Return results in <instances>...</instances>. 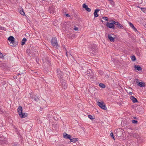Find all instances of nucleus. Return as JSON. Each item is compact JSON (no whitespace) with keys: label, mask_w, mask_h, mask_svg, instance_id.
I'll use <instances>...</instances> for the list:
<instances>
[{"label":"nucleus","mask_w":146,"mask_h":146,"mask_svg":"<svg viewBox=\"0 0 146 146\" xmlns=\"http://www.w3.org/2000/svg\"><path fill=\"white\" fill-rule=\"evenodd\" d=\"M134 68L136 69L137 70H138L140 71L142 70V69L140 66H139L138 65H135L134 66Z\"/></svg>","instance_id":"nucleus-18"},{"label":"nucleus","mask_w":146,"mask_h":146,"mask_svg":"<svg viewBox=\"0 0 146 146\" xmlns=\"http://www.w3.org/2000/svg\"><path fill=\"white\" fill-rule=\"evenodd\" d=\"M110 136L112 138L114 139H114V137L113 136V133L111 132L110 133Z\"/></svg>","instance_id":"nucleus-28"},{"label":"nucleus","mask_w":146,"mask_h":146,"mask_svg":"<svg viewBox=\"0 0 146 146\" xmlns=\"http://www.w3.org/2000/svg\"><path fill=\"white\" fill-rule=\"evenodd\" d=\"M31 97L36 101H38L39 100V97L38 95H35L34 96H31Z\"/></svg>","instance_id":"nucleus-7"},{"label":"nucleus","mask_w":146,"mask_h":146,"mask_svg":"<svg viewBox=\"0 0 146 146\" xmlns=\"http://www.w3.org/2000/svg\"><path fill=\"white\" fill-rule=\"evenodd\" d=\"M117 27L119 29H121L123 28V26L121 24L119 23L118 22H117L116 23Z\"/></svg>","instance_id":"nucleus-13"},{"label":"nucleus","mask_w":146,"mask_h":146,"mask_svg":"<svg viewBox=\"0 0 146 146\" xmlns=\"http://www.w3.org/2000/svg\"><path fill=\"white\" fill-rule=\"evenodd\" d=\"M102 22L103 23L104 22V21H102Z\"/></svg>","instance_id":"nucleus-42"},{"label":"nucleus","mask_w":146,"mask_h":146,"mask_svg":"<svg viewBox=\"0 0 146 146\" xmlns=\"http://www.w3.org/2000/svg\"><path fill=\"white\" fill-rule=\"evenodd\" d=\"M129 94H131V95L132 94H133L132 92H129Z\"/></svg>","instance_id":"nucleus-37"},{"label":"nucleus","mask_w":146,"mask_h":146,"mask_svg":"<svg viewBox=\"0 0 146 146\" xmlns=\"http://www.w3.org/2000/svg\"><path fill=\"white\" fill-rule=\"evenodd\" d=\"M1 110V107H0V110Z\"/></svg>","instance_id":"nucleus-44"},{"label":"nucleus","mask_w":146,"mask_h":146,"mask_svg":"<svg viewBox=\"0 0 146 146\" xmlns=\"http://www.w3.org/2000/svg\"><path fill=\"white\" fill-rule=\"evenodd\" d=\"M74 29L75 31H78V27H75L74 28Z\"/></svg>","instance_id":"nucleus-35"},{"label":"nucleus","mask_w":146,"mask_h":146,"mask_svg":"<svg viewBox=\"0 0 146 146\" xmlns=\"http://www.w3.org/2000/svg\"><path fill=\"white\" fill-rule=\"evenodd\" d=\"M20 13L21 14L23 15H25V14L23 10L20 11Z\"/></svg>","instance_id":"nucleus-27"},{"label":"nucleus","mask_w":146,"mask_h":146,"mask_svg":"<svg viewBox=\"0 0 146 146\" xmlns=\"http://www.w3.org/2000/svg\"><path fill=\"white\" fill-rule=\"evenodd\" d=\"M98 105L102 109L104 110H106L107 109V108L106 106L105 105L104 102H97Z\"/></svg>","instance_id":"nucleus-3"},{"label":"nucleus","mask_w":146,"mask_h":146,"mask_svg":"<svg viewBox=\"0 0 146 146\" xmlns=\"http://www.w3.org/2000/svg\"><path fill=\"white\" fill-rule=\"evenodd\" d=\"M102 19L105 20L106 21H108V18L107 17H103Z\"/></svg>","instance_id":"nucleus-29"},{"label":"nucleus","mask_w":146,"mask_h":146,"mask_svg":"<svg viewBox=\"0 0 146 146\" xmlns=\"http://www.w3.org/2000/svg\"><path fill=\"white\" fill-rule=\"evenodd\" d=\"M3 57V54L1 52H0V58H1Z\"/></svg>","instance_id":"nucleus-34"},{"label":"nucleus","mask_w":146,"mask_h":146,"mask_svg":"<svg viewBox=\"0 0 146 146\" xmlns=\"http://www.w3.org/2000/svg\"><path fill=\"white\" fill-rule=\"evenodd\" d=\"M131 60L133 61H135L136 60V57L134 55L131 56Z\"/></svg>","instance_id":"nucleus-22"},{"label":"nucleus","mask_w":146,"mask_h":146,"mask_svg":"<svg viewBox=\"0 0 146 146\" xmlns=\"http://www.w3.org/2000/svg\"><path fill=\"white\" fill-rule=\"evenodd\" d=\"M130 99L132 101L133 103H136L137 102V99L133 96H131L130 97Z\"/></svg>","instance_id":"nucleus-11"},{"label":"nucleus","mask_w":146,"mask_h":146,"mask_svg":"<svg viewBox=\"0 0 146 146\" xmlns=\"http://www.w3.org/2000/svg\"><path fill=\"white\" fill-rule=\"evenodd\" d=\"M49 11L51 14H54L55 12L54 9L52 7L49 8Z\"/></svg>","instance_id":"nucleus-14"},{"label":"nucleus","mask_w":146,"mask_h":146,"mask_svg":"<svg viewBox=\"0 0 146 146\" xmlns=\"http://www.w3.org/2000/svg\"><path fill=\"white\" fill-rule=\"evenodd\" d=\"M106 26L110 28L114 29V25L111 23L108 22L106 24Z\"/></svg>","instance_id":"nucleus-9"},{"label":"nucleus","mask_w":146,"mask_h":146,"mask_svg":"<svg viewBox=\"0 0 146 146\" xmlns=\"http://www.w3.org/2000/svg\"><path fill=\"white\" fill-rule=\"evenodd\" d=\"M129 26L135 31H137L136 29L134 27L133 25L131 22H129Z\"/></svg>","instance_id":"nucleus-17"},{"label":"nucleus","mask_w":146,"mask_h":146,"mask_svg":"<svg viewBox=\"0 0 146 146\" xmlns=\"http://www.w3.org/2000/svg\"><path fill=\"white\" fill-rule=\"evenodd\" d=\"M88 12H90L91 11V9L90 8H89L88 7L87 9H86V10Z\"/></svg>","instance_id":"nucleus-33"},{"label":"nucleus","mask_w":146,"mask_h":146,"mask_svg":"<svg viewBox=\"0 0 146 146\" xmlns=\"http://www.w3.org/2000/svg\"><path fill=\"white\" fill-rule=\"evenodd\" d=\"M63 137L66 139H69L71 138V136L66 133H64L63 134Z\"/></svg>","instance_id":"nucleus-10"},{"label":"nucleus","mask_w":146,"mask_h":146,"mask_svg":"<svg viewBox=\"0 0 146 146\" xmlns=\"http://www.w3.org/2000/svg\"><path fill=\"white\" fill-rule=\"evenodd\" d=\"M62 83V88L64 89H66L67 88V84L66 83V81L64 80H60Z\"/></svg>","instance_id":"nucleus-5"},{"label":"nucleus","mask_w":146,"mask_h":146,"mask_svg":"<svg viewBox=\"0 0 146 146\" xmlns=\"http://www.w3.org/2000/svg\"><path fill=\"white\" fill-rule=\"evenodd\" d=\"M117 23V22H116L114 21H112L111 23L113 24V25H114V24H115V25H116Z\"/></svg>","instance_id":"nucleus-31"},{"label":"nucleus","mask_w":146,"mask_h":146,"mask_svg":"<svg viewBox=\"0 0 146 146\" xmlns=\"http://www.w3.org/2000/svg\"><path fill=\"white\" fill-rule=\"evenodd\" d=\"M88 117L91 119H94V117L91 115H88Z\"/></svg>","instance_id":"nucleus-26"},{"label":"nucleus","mask_w":146,"mask_h":146,"mask_svg":"<svg viewBox=\"0 0 146 146\" xmlns=\"http://www.w3.org/2000/svg\"><path fill=\"white\" fill-rule=\"evenodd\" d=\"M113 35L112 34H109L108 35V38L111 42L114 41V38L113 37Z\"/></svg>","instance_id":"nucleus-8"},{"label":"nucleus","mask_w":146,"mask_h":146,"mask_svg":"<svg viewBox=\"0 0 146 146\" xmlns=\"http://www.w3.org/2000/svg\"><path fill=\"white\" fill-rule=\"evenodd\" d=\"M140 0L141 1L140 2L141 3H142V0Z\"/></svg>","instance_id":"nucleus-41"},{"label":"nucleus","mask_w":146,"mask_h":146,"mask_svg":"<svg viewBox=\"0 0 146 146\" xmlns=\"http://www.w3.org/2000/svg\"><path fill=\"white\" fill-rule=\"evenodd\" d=\"M27 40L26 39L24 38L22 40L21 44L22 45H23L25 44V42Z\"/></svg>","instance_id":"nucleus-20"},{"label":"nucleus","mask_w":146,"mask_h":146,"mask_svg":"<svg viewBox=\"0 0 146 146\" xmlns=\"http://www.w3.org/2000/svg\"><path fill=\"white\" fill-rule=\"evenodd\" d=\"M70 140L71 142H73L74 143L78 140V138L71 139L70 138Z\"/></svg>","instance_id":"nucleus-21"},{"label":"nucleus","mask_w":146,"mask_h":146,"mask_svg":"<svg viewBox=\"0 0 146 146\" xmlns=\"http://www.w3.org/2000/svg\"><path fill=\"white\" fill-rule=\"evenodd\" d=\"M133 118L135 119H137V118L136 117H133Z\"/></svg>","instance_id":"nucleus-39"},{"label":"nucleus","mask_w":146,"mask_h":146,"mask_svg":"<svg viewBox=\"0 0 146 146\" xmlns=\"http://www.w3.org/2000/svg\"><path fill=\"white\" fill-rule=\"evenodd\" d=\"M66 16L68 17H70V15L68 14H66Z\"/></svg>","instance_id":"nucleus-36"},{"label":"nucleus","mask_w":146,"mask_h":146,"mask_svg":"<svg viewBox=\"0 0 146 146\" xmlns=\"http://www.w3.org/2000/svg\"><path fill=\"white\" fill-rule=\"evenodd\" d=\"M19 116L21 118H23L27 116V113L22 112L21 113L19 114Z\"/></svg>","instance_id":"nucleus-12"},{"label":"nucleus","mask_w":146,"mask_h":146,"mask_svg":"<svg viewBox=\"0 0 146 146\" xmlns=\"http://www.w3.org/2000/svg\"><path fill=\"white\" fill-rule=\"evenodd\" d=\"M15 38L13 36H10L8 38V40L9 41H10L11 46H16L17 44L16 42H15L14 40Z\"/></svg>","instance_id":"nucleus-1"},{"label":"nucleus","mask_w":146,"mask_h":146,"mask_svg":"<svg viewBox=\"0 0 146 146\" xmlns=\"http://www.w3.org/2000/svg\"><path fill=\"white\" fill-rule=\"evenodd\" d=\"M83 7L85 8V9L86 10V9L88 7V5H86L85 4H84L83 5Z\"/></svg>","instance_id":"nucleus-25"},{"label":"nucleus","mask_w":146,"mask_h":146,"mask_svg":"<svg viewBox=\"0 0 146 146\" xmlns=\"http://www.w3.org/2000/svg\"><path fill=\"white\" fill-rule=\"evenodd\" d=\"M66 54L67 56H68L67 52H66Z\"/></svg>","instance_id":"nucleus-38"},{"label":"nucleus","mask_w":146,"mask_h":146,"mask_svg":"<svg viewBox=\"0 0 146 146\" xmlns=\"http://www.w3.org/2000/svg\"><path fill=\"white\" fill-rule=\"evenodd\" d=\"M138 85L140 87H142L145 86V83L142 82H139L138 83Z\"/></svg>","instance_id":"nucleus-19"},{"label":"nucleus","mask_w":146,"mask_h":146,"mask_svg":"<svg viewBox=\"0 0 146 146\" xmlns=\"http://www.w3.org/2000/svg\"><path fill=\"white\" fill-rule=\"evenodd\" d=\"M53 25H55V23L54 22L53 23Z\"/></svg>","instance_id":"nucleus-40"},{"label":"nucleus","mask_w":146,"mask_h":146,"mask_svg":"<svg viewBox=\"0 0 146 146\" xmlns=\"http://www.w3.org/2000/svg\"><path fill=\"white\" fill-rule=\"evenodd\" d=\"M51 43L52 45L53 46L57 47L58 46V43L57 38L56 37H53L52 38Z\"/></svg>","instance_id":"nucleus-2"},{"label":"nucleus","mask_w":146,"mask_h":146,"mask_svg":"<svg viewBox=\"0 0 146 146\" xmlns=\"http://www.w3.org/2000/svg\"><path fill=\"white\" fill-rule=\"evenodd\" d=\"M110 3L112 5H114V2L113 1V0H111V1H110Z\"/></svg>","instance_id":"nucleus-32"},{"label":"nucleus","mask_w":146,"mask_h":146,"mask_svg":"<svg viewBox=\"0 0 146 146\" xmlns=\"http://www.w3.org/2000/svg\"><path fill=\"white\" fill-rule=\"evenodd\" d=\"M99 86L102 88H104L105 87V85L103 84L100 83L99 84Z\"/></svg>","instance_id":"nucleus-23"},{"label":"nucleus","mask_w":146,"mask_h":146,"mask_svg":"<svg viewBox=\"0 0 146 146\" xmlns=\"http://www.w3.org/2000/svg\"><path fill=\"white\" fill-rule=\"evenodd\" d=\"M137 121L135 120H132V123H137Z\"/></svg>","instance_id":"nucleus-30"},{"label":"nucleus","mask_w":146,"mask_h":146,"mask_svg":"<svg viewBox=\"0 0 146 146\" xmlns=\"http://www.w3.org/2000/svg\"><path fill=\"white\" fill-rule=\"evenodd\" d=\"M17 111L19 113V114L21 113L22 112V108L21 106H20L17 109Z\"/></svg>","instance_id":"nucleus-15"},{"label":"nucleus","mask_w":146,"mask_h":146,"mask_svg":"<svg viewBox=\"0 0 146 146\" xmlns=\"http://www.w3.org/2000/svg\"><path fill=\"white\" fill-rule=\"evenodd\" d=\"M87 74L89 76H93L94 75V72L91 69H89L87 72Z\"/></svg>","instance_id":"nucleus-6"},{"label":"nucleus","mask_w":146,"mask_h":146,"mask_svg":"<svg viewBox=\"0 0 146 146\" xmlns=\"http://www.w3.org/2000/svg\"><path fill=\"white\" fill-rule=\"evenodd\" d=\"M100 11L99 9H96L95 10V11L94 12V16L95 17H98V15L97 14L98 12Z\"/></svg>","instance_id":"nucleus-16"},{"label":"nucleus","mask_w":146,"mask_h":146,"mask_svg":"<svg viewBox=\"0 0 146 146\" xmlns=\"http://www.w3.org/2000/svg\"><path fill=\"white\" fill-rule=\"evenodd\" d=\"M57 76L59 78L60 80L62 79L63 76V72L59 69H57Z\"/></svg>","instance_id":"nucleus-4"},{"label":"nucleus","mask_w":146,"mask_h":146,"mask_svg":"<svg viewBox=\"0 0 146 146\" xmlns=\"http://www.w3.org/2000/svg\"><path fill=\"white\" fill-rule=\"evenodd\" d=\"M141 10L143 11L144 13L146 12V8H141Z\"/></svg>","instance_id":"nucleus-24"},{"label":"nucleus","mask_w":146,"mask_h":146,"mask_svg":"<svg viewBox=\"0 0 146 146\" xmlns=\"http://www.w3.org/2000/svg\"><path fill=\"white\" fill-rule=\"evenodd\" d=\"M137 7H138L139 8H140V7H139V6H138Z\"/></svg>","instance_id":"nucleus-43"}]
</instances>
